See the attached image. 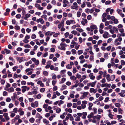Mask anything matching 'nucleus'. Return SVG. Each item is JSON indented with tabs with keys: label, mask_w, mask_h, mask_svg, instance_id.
<instances>
[{
	"label": "nucleus",
	"mask_w": 125,
	"mask_h": 125,
	"mask_svg": "<svg viewBox=\"0 0 125 125\" xmlns=\"http://www.w3.org/2000/svg\"><path fill=\"white\" fill-rule=\"evenodd\" d=\"M79 6L76 2H74L71 6V8L72 9H75L76 10H78Z\"/></svg>",
	"instance_id": "nucleus-1"
},
{
	"label": "nucleus",
	"mask_w": 125,
	"mask_h": 125,
	"mask_svg": "<svg viewBox=\"0 0 125 125\" xmlns=\"http://www.w3.org/2000/svg\"><path fill=\"white\" fill-rule=\"evenodd\" d=\"M21 88L22 89L21 91L23 93H24L26 90L28 91L30 89L29 87L26 86H23Z\"/></svg>",
	"instance_id": "nucleus-2"
},
{
	"label": "nucleus",
	"mask_w": 125,
	"mask_h": 125,
	"mask_svg": "<svg viewBox=\"0 0 125 125\" xmlns=\"http://www.w3.org/2000/svg\"><path fill=\"white\" fill-rule=\"evenodd\" d=\"M32 61L34 63L35 65H38L39 63V62L38 60H36L35 58H32L31 59Z\"/></svg>",
	"instance_id": "nucleus-3"
},
{
	"label": "nucleus",
	"mask_w": 125,
	"mask_h": 125,
	"mask_svg": "<svg viewBox=\"0 0 125 125\" xmlns=\"http://www.w3.org/2000/svg\"><path fill=\"white\" fill-rule=\"evenodd\" d=\"M97 81H95L94 82L92 83H87V85L88 86H91V87H94L95 85V83H96Z\"/></svg>",
	"instance_id": "nucleus-4"
},
{
	"label": "nucleus",
	"mask_w": 125,
	"mask_h": 125,
	"mask_svg": "<svg viewBox=\"0 0 125 125\" xmlns=\"http://www.w3.org/2000/svg\"><path fill=\"white\" fill-rule=\"evenodd\" d=\"M35 6L38 10H42L44 9V8L43 7H41L40 5L38 3L35 4Z\"/></svg>",
	"instance_id": "nucleus-5"
},
{
	"label": "nucleus",
	"mask_w": 125,
	"mask_h": 125,
	"mask_svg": "<svg viewBox=\"0 0 125 125\" xmlns=\"http://www.w3.org/2000/svg\"><path fill=\"white\" fill-rule=\"evenodd\" d=\"M87 21L86 19L82 18V20L81 21V23L83 25L85 26V24L87 23Z\"/></svg>",
	"instance_id": "nucleus-6"
},
{
	"label": "nucleus",
	"mask_w": 125,
	"mask_h": 125,
	"mask_svg": "<svg viewBox=\"0 0 125 125\" xmlns=\"http://www.w3.org/2000/svg\"><path fill=\"white\" fill-rule=\"evenodd\" d=\"M101 117V116L98 115L94 116L93 117V119H96L97 121H99Z\"/></svg>",
	"instance_id": "nucleus-7"
},
{
	"label": "nucleus",
	"mask_w": 125,
	"mask_h": 125,
	"mask_svg": "<svg viewBox=\"0 0 125 125\" xmlns=\"http://www.w3.org/2000/svg\"><path fill=\"white\" fill-rule=\"evenodd\" d=\"M3 115L6 120L8 121L9 120L10 118L8 115V113H4L3 114Z\"/></svg>",
	"instance_id": "nucleus-8"
},
{
	"label": "nucleus",
	"mask_w": 125,
	"mask_h": 125,
	"mask_svg": "<svg viewBox=\"0 0 125 125\" xmlns=\"http://www.w3.org/2000/svg\"><path fill=\"white\" fill-rule=\"evenodd\" d=\"M97 91V89H94L93 88H91L90 89V93H95Z\"/></svg>",
	"instance_id": "nucleus-9"
},
{
	"label": "nucleus",
	"mask_w": 125,
	"mask_h": 125,
	"mask_svg": "<svg viewBox=\"0 0 125 125\" xmlns=\"http://www.w3.org/2000/svg\"><path fill=\"white\" fill-rule=\"evenodd\" d=\"M108 32L107 31H105L104 33V34L103 35V37L104 38H107L108 37Z\"/></svg>",
	"instance_id": "nucleus-10"
},
{
	"label": "nucleus",
	"mask_w": 125,
	"mask_h": 125,
	"mask_svg": "<svg viewBox=\"0 0 125 125\" xmlns=\"http://www.w3.org/2000/svg\"><path fill=\"white\" fill-rule=\"evenodd\" d=\"M89 76L91 80H94L95 78V77L94 75V74L93 73H90Z\"/></svg>",
	"instance_id": "nucleus-11"
},
{
	"label": "nucleus",
	"mask_w": 125,
	"mask_h": 125,
	"mask_svg": "<svg viewBox=\"0 0 125 125\" xmlns=\"http://www.w3.org/2000/svg\"><path fill=\"white\" fill-rule=\"evenodd\" d=\"M125 93V90H122L121 91V92L118 94L122 97H124V94Z\"/></svg>",
	"instance_id": "nucleus-12"
},
{
	"label": "nucleus",
	"mask_w": 125,
	"mask_h": 125,
	"mask_svg": "<svg viewBox=\"0 0 125 125\" xmlns=\"http://www.w3.org/2000/svg\"><path fill=\"white\" fill-rule=\"evenodd\" d=\"M24 15L25 16L23 18L26 20H27V18L30 17L31 15L30 14L27 13L25 14Z\"/></svg>",
	"instance_id": "nucleus-13"
},
{
	"label": "nucleus",
	"mask_w": 125,
	"mask_h": 125,
	"mask_svg": "<svg viewBox=\"0 0 125 125\" xmlns=\"http://www.w3.org/2000/svg\"><path fill=\"white\" fill-rule=\"evenodd\" d=\"M23 57H17V59L18 61L20 63L21 62L23 61Z\"/></svg>",
	"instance_id": "nucleus-14"
},
{
	"label": "nucleus",
	"mask_w": 125,
	"mask_h": 125,
	"mask_svg": "<svg viewBox=\"0 0 125 125\" xmlns=\"http://www.w3.org/2000/svg\"><path fill=\"white\" fill-rule=\"evenodd\" d=\"M36 118L41 119L42 118V117L39 113H37L36 115Z\"/></svg>",
	"instance_id": "nucleus-15"
},
{
	"label": "nucleus",
	"mask_w": 125,
	"mask_h": 125,
	"mask_svg": "<svg viewBox=\"0 0 125 125\" xmlns=\"http://www.w3.org/2000/svg\"><path fill=\"white\" fill-rule=\"evenodd\" d=\"M56 114H53L49 117V120L50 121H52V120L56 116Z\"/></svg>",
	"instance_id": "nucleus-16"
},
{
	"label": "nucleus",
	"mask_w": 125,
	"mask_h": 125,
	"mask_svg": "<svg viewBox=\"0 0 125 125\" xmlns=\"http://www.w3.org/2000/svg\"><path fill=\"white\" fill-rule=\"evenodd\" d=\"M87 113L86 112H84L82 113V115L83 116L82 117V118L83 119H84L86 118V116L87 115Z\"/></svg>",
	"instance_id": "nucleus-17"
},
{
	"label": "nucleus",
	"mask_w": 125,
	"mask_h": 125,
	"mask_svg": "<svg viewBox=\"0 0 125 125\" xmlns=\"http://www.w3.org/2000/svg\"><path fill=\"white\" fill-rule=\"evenodd\" d=\"M37 83L38 84L40 85L41 87H43L44 86V84L40 80L38 81Z\"/></svg>",
	"instance_id": "nucleus-18"
},
{
	"label": "nucleus",
	"mask_w": 125,
	"mask_h": 125,
	"mask_svg": "<svg viewBox=\"0 0 125 125\" xmlns=\"http://www.w3.org/2000/svg\"><path fill=\"white\" fill-rule=\"evenodd\" d=\"M14 89L12 87H10L8 89V91L9 93H12L14 91Z\"/></svg>",
	"instance_id": "nucleus-19"
},
{
	"label": "nucleus",
	"mask_w": 125,
	"mask_h": 125,
	"mask_svg": "<svg viewBox=\"0 0 125 125\" xmlns=\"http://www.w3.org/2000/svg\"><path fill=\"white\" fill-rule=\"evenodd\" d=\"M89 105V106L88 108V109L89 110H92V107L93 104L92 103H89L88 104Z\"/></svg>",
	"instance_id": "nucleus-20"
},
{
	"label": "nucleus",
	"mask_w": 125,
	"mask_h": 125,
	"mask_svg": "<svg viewBox=\"0 0 125 125\" xmlns=\"http://www.w3.org/2000/svg\"><path fill=\"white\" fill-rule=\"evenodd\" d=\"M105 77H106V78L107 79L108 82H109L111 80V79L110 78V75L109 74H107L106 75V76Z\"/></svg>",
	"instance_id": "nucleus-21"
},
{
	"label": "nucleus",
	"mask_w": 125,
	"mask_h": 125,
	"mask_svg": "<svg viewBox=\"0 0 125 125\" xmlns=\"http://www.w3.org/2000/svg\"><path fill=\"white\" fill-rule=\"evenodd\" d=\"M67 87V86L65 84H63L62 85V88L60 89V90L61 91H62L66 89Z\"/></svg>",
	"instance_id": "nucleus-22"
},
{
	"label": "nucleus",
	"mask_w": 125,
	"mask_h": 125,
	"mask_svg": "<svg viewBox=\"0 0 125 125\" xmlns=\"http://www.w3.org/2000/svg\"><path fill=\"white\" fill-rule=\"evenodd\" d=\"M65 110V111L67 112H69L70 113H72V110L71 108H66Z\"/></svg>",
	"instance_id": "nucleus-23"
},
{
	"label": "nucleus",
	"mask_w": 125,
	"mask_h": 125,
	"mask_svg": "<svg viewBox=\"0 0 125 125\" xmlns=\"http://www.w3.org/2000/svg\"><path fill=\"white\" fill-rule=\"evenodd\" d=\"M94 116V113L93 112H91L90 114L88 115L87 117L88 118H93Z\"/></svg>",
	"instance_id": "nucleus-24"
},
{
	"label": "nucleus",
	"mask_w": 125,
	"mask_h": 125,
	"mask_svg": "<svg viewBox=\"0 0 125 125\" xmlns=\"http://www.w3.org/2000/svg\"><path fill=\"white\" fill-rule=\"evenodd\" d=\"M122 39L121 37H118L115 40V42H117L118 41L121 42L122 41Z\"/></svg>",
	"instance_id": "nucleus-25"
},
{
	"label": "nucleus",
	"mask_w": 125,
	"mask_h": 125,
	"mask_svg": "<svg viewBox=\"0 0 125 125\" xmlns=\"http://www.w3.org/2000/svg\"><path fill=\"white\" fill-rule=\"evenodd\" d=\"M113 29L115 31L116 33H118V29L116 27L114 26L113 27Z\"/></svg>",
	"instance_id": "nucleus-26"
},
{
	"label": "nucleus",
	"mask_w": 125,
	"mask_h": 125,
	"mask_svg": "<svg viewBox=\"0 0 125 125\" xmlns=\"http://www.w3.org/2000/svg\"><path fill=\"white\" fill-rule=\"evenodd\" d=\"M90 28H92L94 29H97V26L95 25H91L90 26Z\"/></svg>",
	"instance_id": "nucleus-27"
},
{
	"label": "nucleus",
	"mask_w": 125,
	"mask_h": 125,
	"mask_svg": "<svg viewBox=\"0 0 125 125\" xmlns=\"http://www.w3.org/2000/svg\"><path fill=\"white\" fill-rule=\"evenodd\" d=\"M98 113L99 114H101L103 112V110L100 108H99L98 110Z\"/></svg>",
	"instance_id": "nucleus-28"
},
{
	"label": "nucleus",
	"mask_w": 125,
	"mask_h": 125,
	"mask_svg": "<svg viewBox=\"0 0 125 125\" xmlns=\"http://www.w3.org/2000/svg\"><path fill=\"white\" fill-rule=\"evenodd\" d=\"M118 110L119 114H122L123 113V110L121 108H119Z\"/></svg>",
	"instance_id": "nucleus-29"
},
{
	"label": "nucleus",
	"mask_w": 125,
	"mask_h": 125,
	"mask_svg": "<svg viewBox=\"0 0 125 125\" xmlns=\"http://www.w3.org/2000/svg\"><path fill=\"white\" fill-rule=\"evenodd\" d=\"M108 53H105L104 54V57L106 59H108Z\"/></svg>",
	"instance_id": "nucleus-30"
},
{
	"label": "nucleus",
	"mask_w": 125,
	"mask_h": 125,
	"mask_svg": "<svg viewBox=\"0 0 125 125\" xmlns=\"http://www.w3.org/2000/svg\"><path fill=\"white\" fill-rule=\"evenodd\" d=\"M41 17L42 18H44V20L47 21V16L46 15L44 14L41 16Z\"/></svg>",
	"instance_id": "nucleus-31"
},
{
	"label": "nucleus",
	"mask_w": 125,
	"mask_h": 125,
	"mask_svg": "<svg viewBox=\"0 0 125 125\" xmlns=\"http://www.w3.org/2000/svg\"><path fill=\"white\" fill-rule=\"evenodd\" d=\"M66 80V79L64 78H62V80L60 82V83H64Z\"/></svg>",
	"instance_id": "nucleus-32"
},
{
	"label": "nucleus",
	"mask_w": 125,
	"mask_h": 125,
	"mask_svg": "<svg viewBox=\"0 0 125 125\" xmlns=\"http://www.w3.org/2000/svg\"><path fill=\"white\" fill-rule=\"evenodd\" d=\"M104 24L103 23H101L100 25L99 28L101 29H103L104 28Z\"/></svg>",
	"instance_id": "nucleus-33"
},
{
	"label": "nucleus",
	"mask_w": 125,
	"mask_h": 125,
	"mask_svg": "<svg viewBox=\"0 0 125 125\" xmlns=\"http://www.w3.org/2000/svg\"><path fill=\"white\" fill-rule=\"evenodd\" d=\"M108 116L111 119H113V118L114 116V115H113L112 113L111 114H108Z\"/></svg>",
	"instance_id": "nucleus-34"
},
{
	"label": "nucleus",
	"mask_w": 125,
	"mask_h": 125,
	"mask_svg": "<svg viewBox=\"0 0 125 125\" xmlns=\"http://www.w3.org/2000/svg\"><path fill=\"white\" fill-rule=\"evenodd\" d=\"M43 121L44 123L47 124H49V121L46 119H44Z\"/></svg>",
	"instance_id": "nucleus-35"
},
{
	"label": "nucleus",
	"mask_w": 125,
	"mask_h": 125,
	"mask_svg": "<svg viewBox=\"0 0 125 125\" xmlns=\"http://www.w3.org/2000/svg\"><path fill=\"white\" fill-rule=\"evenodd\" d=\"M89 94L88 92H84L83 93V95L85 97H87V95Z\"/></svg>",
	"instance_id": "nucleus-36"
},
{
	"label": "nucleus",
	"mask_w": 125,
	"mask_h": 125,
	"mask_svg": "<svg viewBox=\"0 0 125 125\" xmlns=\"http://www.w3.org/2000/svg\"><path fill=\"white\" fill-rule=\"evenodd\" d=\"M93 119L92 120V119H89V121L92 122L94 123H95L96 122V121L95 120V119Z\"/></svg>",
	"instance_id": "nucleus-37"
},
{
	"label": "nucleus",
	"mask_w": 125,
	"mask_h": 125,
	"mask_svg": "<svg viewBox=\"0 0 125 125\" xmlns=\"http://www.w3.org/2000/svg\"><path fill=\"white\" fill-rule=\"evenodd\" d=\"M70 78L71 79L74 81L76 80V78L74 75L71 76Z\"/></svg>",
	"instance_id": "nucleus-38"
},
{
	"label": "nucleus",
	"mask_w": 125,
	"mask_h": 125,
	"mask_svg": "<svg viewBox=\"0 0 125 125\" xmlns=\"http://www.w3.org/2000/svg\"><path fill=\"white\" fill-rule=\"evenodd\" d=\"M29 120L31 123H33L35 119L34 118L31 117L30 119Z\"/></svg>",
	"instance_id": "nucleus-39"
},
{
	"label": "nucleus",
	"mask_w": 125,
	"mask_h": 125,
	"mask_svg": "<svg viewBox=\"0 0 125 125\" xmlns=\"http://www.w3.org/2000/svg\"><path fill=\"white\" fill-rule=\"evenodd\" d=\"M86 3L87 6L88 7H90L92 6V5L90 2H86Z\"/></svg>",
	"instance_id": "nucleus-40"
},
{
	"label": "nucleus",
	"mask_w": 125,
	"mask_h": 125,
	"mask_svg": "<svg viewBox=\"0 0 125 125\" xmlns=\"http://www.w3.org/2000/svg\"><path fill=\"white\" fill-rule=\"evenodd\" d=\"M10 113H11L10 116L12 117H14L16 115L15 114L14 112H10Z\"/></svg>",
	"instance_id": "nucleus-41"
},
{
	"label": "nucleus",
	"mask_w": 125,
	"mask_h": 125,
	"mask_svg": "<svg viewBox=\"0 0 125 125\" xmlns=\"http://www.w3.org/2000/svg\"><path fill=\"white\" fill-rule=\"evenodd\" d=\"M82 12L78 11L77 13V16L78 17H79L81 15Z\"/></svg>",
	"instance_id": "nucleus-42"
},
{
	"label": "nucleus",
	"mask_w": 125,
	"mask_h": 125,
	"mask_svg": "<svg viewBox=\"0 0 125 125\" xmlns=\"http://www.w3.org/2000/svg\"><path fill=\"white\" fill-rule=\"evenodd\" d=\"M115 104V106L119 108L121 107V105L119 103H116Z\"/></svg>",
	"instance_id": "nucleus-43"
},
{
	"label": "nucleus",
	"mask_w": 125,
	"mask_h": 125,
	"mask_svg": "<svg viewBox=\"0 0 125 125\" xmlns=\"http://www.w3.org/2000/svg\"><path fill=\"white\" fill-rule=\"evenodd\" d=\"M66 68L68 69H70L72 68V66H71L70 64H68L66 65Z\"/></svg>",
	"instance_id": "nucleus-44"
},
{
	"label": "nucleus",
	"mask_w": 125,
	"mask_h": 125,
	"mask_svg": "<svg viewBox=\"0 0 125 125\" xmlns=\"http://www.w3.org/2000/svg\"><path fill=\"white\" fill-rule=\"evenodd\" d=\"M77 53L78 55H80L83 53V51L82 50H79L78 51Z\"/></svg>",
	"instance_id": "nucleus-45"
},
{
	"label": "nucleus",
	"mask_w": 125,
	"mask_h": 125,
	"mask_svg": "<svg viewBox=\"0 0 125 125\" xmlns=\"http://www.w3.org/2000/svg\"><path fill=\"white\" fill-rule=\"evenodd\" d=\"M60 24L62 26V27H63L64 25V20H62Z\"/></svg>",
	"instance_id": "nucleus-46"
},
{
	"label": "nucleus",
	"mask_w": 125,
	"mask_h": 125,
	"mask_svg": "<svg viewBox=\"0 0 125 125\" xmlns=\"http://www.w3.org/2000/svg\"><path fill=\"white\" fill-rule=\"evenodd\" d=\"M115 78V75H111V78H110L111 79V80L112 81H113L114 80Z\"/></svg>",
	"instance_id": "nucleus-47"
},
{
	"label": "nucleus",
	"mask_w": 125,
	"mask_h": 125,
	"mask_svg": "<svg viewBox=\"0 0 125 125\" xmlns=\"http://www.w3.org/2000/svg\"><path fill=\"white\" fill-rule=\"evenodd\" d=\"M112 28V26L111 25H109L108 26L105 27V29L106 30H108V29H111Z\"/></svg>",
	"instance_id": "nucleus-48"
},
{
	"label": "nucleus",
	"mask_w": 125,
	"mask_h": 125,
	"mask_svg": "<svg viewBox=\"0 0 125 125\" xmlns=\"http://www.w3.org/2000/svg\"><path fill=\"white\" fill-rule=\"evenodd\" d=\"M93 110L94 111L93 113L94 114H96L97 113V109L94 107L93 108Z\"/></svg>",
	"instance_id": "nucleus-49"
},
{
	"label": "nucleus",
	"mask_w": 125,
	"mask_h": 125,
	"mask_svg": "<svg viewBox=\"0 0 125 125\" xmlns=\"http://www.w3.org/2000/svg\"><path fill=\"white\" fill-rule=\"evenodd\" d=\"M13 112L16 113L18 111V108L17 107L13 109Z\"/></svg>",
	"instance_id": "nucleus-50"
},
{
	"label": "nucleus",
	"mask_w": 125,
	"mask_h": 125,
	"mask_svg": "<svg viewBox=\"0 0 125 125\" xmlns=\"http://www.w3.org/2000/svg\"><path fill=\"white\" fill-rule=\"evenodd\" d=\"M76 30L78 31H79L80 32H83V30L82 29H80L79 28H77L76 29Z\"/></svg>",
	"instance_id": "nucleus-51"
},
{
	"label": "nucleus",
	"mask_w": 125,
	"mask_h": 125,
	"mask_svg": "<svg viewBox=\"0 0 125 125\" xmlns=\"http://www.w3.org/2000/svg\"><path fill=\"white\" fill-rule=\"evenodd\" d=\"M72 53L73 54H75L76 53V51L74 49H72L71 50Z\"/></svg>",
	"instance_id": "nucleus-52"
},
{
	"label": "nucleus",
	"mask_w": 125,
	"mask_h": 125,
	"mask_svg": "<svg viewBox=\"0 0 125 125\" xmlns=\"http://www.w3.org/2000/svg\"><path fill=\"white\" fill-rule=\"evenodd\" d=\"M71 33L74 35H76L77 34V32L76 31L73 30L71 31Z\"/></svg>",
	"instance_id": "nucleus-53"
},
{
	"label": "nucleus",
	"mask_w": 125,
	"mask_h": 125,
	"mask_svg": "<svg viewBox=\"0 0 125 125\" xmlns=\"http://www.w3.org/2000/svg\"><path fill=\"white\" fill-rule=\"evenodd\" d=\"M114 23L115 24H117L118 23L119 21L117 19H115L113 20Z\"/></svg>",
	"instance_id": "nucleus-54"
},
{
	"label": "nucleus",
	"mask_w": 125,
	"mask_h": 125,
	"mask_svg": "<svg viewBox=\"0 0 125 125\" xmlns=\"http://www.w3.org/2000/svg\"><path fill=\"white\" fill-rule=\"evenodd\" d=\"M61 109L60 108H57L56 109V113H59L61 112Z\"/></svg>",
	"instance_id": "nucleus-55"
},
{
	"label": "nucleus",
	"mask_w": 125,
	"mask_h": 125,
	"mask_svg": "<svg viewBox=\"0 0 125 125\" xmlns=\"http://www.w3.org/2000/svg\"><path fill=\"white\" fill-rule=\"evenodd\" d=\"M20 116L19 115H17L16 117H15L14 118V119L16 120H18L20 119Z\"/></svg>",
	"instance_id": "nucleus-56"
},
{
	"label": "nucleus",
	"mask_w": 125,
	"mask_h": 125,
	"mask_svg": "<svg viewBox=\"0 0 125 125\" xmlns=\"http://www.w3.org/2000/svg\"><path fill=\"white\" fill-rule=\"evenodd\" d=\"M46 60L45 59H42V64L44 65L46 62Z\"/></svg>",
	"instance_id": "nucleus-57"
},
{
	"label": "nucleus",
	"mask_w": 125,
	"mask_h": 125,
	"mask_svg": "<svg viewBox=\"0 0 125 125\" xmlns=\"http://www.w3.org/2000/svg\"><path fill=\"white\" fill-rule=\"evenodd\" d=\"M52 7V5L50 4H48L47 7V9L48 10L50 9Z\"/></svg>",
	"instance_id": "nucleus-58"
},
{
	"label": "nucleus",
	"mask_w": 125,
	"mask_h": 125,
	"mask_svg": "<svg viewBox=\"0 0 125 125\" xmlns=\"http://www.w3.org/2000/svg\"><path fill=\"white\" fill-rule=\"evenodd\" d=\"M8 95L7 92L5 91H4L3 93V95L4 96H5L7 95Z\"/></svg>",
	"instance_id": "nucleus-59"
},
{
	"label": "nucleus",
	"mask_w": 125,
	"mask_h": 125,
	"mask_svg": "<svg viewBox=\"0 0 125 125\" xmlns=\"http://www.w3.org/2000/svg\"><path fill=\"white\" fill-rule=\"evenodd\" d=\"M45 90V88H41L40 90V92L42 93L44 92Z\"/></svg>",
	"instance_id": "nucleus-60"
},
{
	"label": "nucleus",
	"mask_w": 125,
	"mask_h": 125,
	"mask_svg": "<svg viewBox=\"0 0 125 125\" xmlns=\"http://www.w3.org/2000/svg\"><path fill=\"white\" fill-rule=\"evenodd\" d=\"M60 34V33L59 32H58L57 33H54V34L53 35V36L54 37H57L58 35Z\"/></svg>",
	"instance_id": "nucleus-61"
},
{
	"label": "nucleus",
	"mask_w": 125,
	"mask_h": 125,
	"mask_svg": "<svg viewBox=\"0 0 125 125\" xmlns=\"http://www.w3.org/2000/svg\"><path fill=\"white\" fill-rule=\"evenodd\" d=\"M102 76L101 75H99L96 77V79L97 80H99L100 79L102 78Z\"/></svg>",
	"instance_id": "nucleus-62"
},
{
	"label": "nucleus",
	"mask_w": 125,
	"mask_h": 125,
	"mask_svg": "<svg viewBox=\"0 0 125 125\" xmlns=\"http://www.w3.org/2000/svg\"><path fill=\"white\" fill-rule=\"evenodd\" d=\"M110 108V106L109 105H105L104 106V109H109Z\"/></svg>",
	"instance_id": "nucleus-63"
},
{
	"label": "nucleus",
	"mask_w": 125,
	"mask_h": 125,
	"mask_svg": "<svg viewBox=\"0 0 125 125\" xmlns=\"http://www.w3.org/2000/svg\"><path fill=\"white\" fill-rule=\"evenodd\" d=\"M36 35L34 34H33L31 36V38L32 39H34L36 38Z\"/></svg>",
	"instance_id": "nucleus-64"
}]
</instances>
